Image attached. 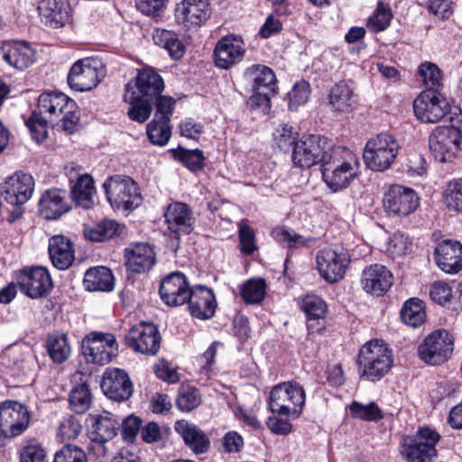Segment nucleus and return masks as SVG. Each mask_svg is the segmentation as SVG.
<instances>
[{
	"label": "nucleus",
	"mask_w": 462,
	"mask_h": 462,
	"mask_svg": "<svg viewBox=\"0 0 462 462\" xmlns=\"http://www.w3.org/2000/svg\"><path fill=\"white\" fill-rule=\"evenodd\" d=\"M48 124L69 134L79 128V112L76 102L63 93H43L38 98L37 110L26 121L32 139H46Z\"/></svg>",
	"instance_id": "nucleus-1"
},
{
	"label": "nucleus",
	"mask_w": 462,
	"mask_h": 462,
	"mask_svg": "<svg viewBox=\"0 0 462 462\" xmlns=\"http://www.w3.org/2000/svg\"><path fill=\"white\" fill-rule=\"evenodd\" d=\"M322 178L334 192L347 188L357 175L356 156L342 146H329L323 151Z\"/></svg>",
	"instance_id": "nucleus-2"
},
{
	"label": "nucleus",
	"mask_w": 462,
	"mask_h": 462,
	"mask_svg": "<svg viewBox=\"0 0 462 462\" xmlns=\"http://www.w3.org/2000/svg\"><path fill=\"white\" fill-rule=\"evenodd\" d=\"M392 350L381 340H371L365 343L358 355V369L362 378L369 381H379L389 373L393 366Z\"/></svg>",
	"instance_id": "nucleus-3"
},
{
	"label": "nucleus",
	"mask_w": 462,
	"mask_h": 462,
	"mask_svg": "<svg viewBox=\"0 0 462 462\" xmlns=\"http://www.w3.org/2000/svg\"><path fill=\"white\" fill-rule=\"evenodd\" d=\"M439 434L430 428H420L400 442V454L405 462H431L438 455Z\"/></svg>",
	"instance_id": "nucleus-4"
},
{
	"label": "nucleus",
	"mask_w": 462,
	"mask_h": 462,
	"mask_svg": "<svg viewBox=\"0 0 462 462\" xmlns=\"http://www.w3.org/2000/svg\"><path fill=\"white\" fill-rule=\"evenodd\" d=\"M396 138L383 132L371 137L364 149L363 159L366 166L374 171H383L391 167L399 152Z\"/></svg>",
	"instance_id": "nucleus-5"
},
{
	"label": "nucleus",
	"mask_w": 462,
	"mask_h": 462,
	"mask_svg": "<svg viewBox=\"0 0 462 462\" xmlns=\"http://www.w3.org/2000/svg\"><path fill=\"white\" fill-rule=\"evenodd\" d=\"M110 205L116 210H131L142 203V195L137 183L130 177L114 175L103 183Z\"/></svg>",
	"instance_id": "nucleus-6"
},
{
	"label": "nucleus",
	"mask_w": 462,
	"mask_h": 462,
	"mask_svg": "<svg viewBox=\"0 0 462 462\" xmlns=\"http://www.w3.org/2000/svg\"><path fill=\"white\" fill-rule=\"evenodd\" d=\"M304 403L305 392L297 383H279L270 393L269 408L280 416L299 417Z\"/></svg>",
	"instance_id": "nucleus-7"
},
{
	"label": "nucleus",
	"mask_w": 462,
	"mask_h": 462,
	"mask_svg": "<svg viewBox=\"0 0 462 462\" xmlns=\"http://www.w3.org/2000/svg\"><path fill=\"white\" fill-rule=\"evenodd\" d=\"M81 348L88 362L104 365L116 356L118 346L114 335L93 331L84 337Z\"/></svg>",
	"instance_id": "nucleus-8"
},
{
	"label": "nucleus",
	"mask_w": 462,
	"mask_h": 462,
	"mask_svg": "<svg viewBox=\"0 0 462 462\" xmlns=\"http://www.w3.org/2000/svg\"><path fill=\"white\" fill-rule=\"evenodd\" d=\"M319 274L329 283L342 280L351 262L348 251L344 247H327L316 256Z\"/></svg>",
	"instance_id": "nucleus-9"
},
{
	"label": "nucleus",
	"mask_w": 462,
	"mask_h": 462,
	"mask_svg": "<svg viewBox=\"0 0 462 462\" xmlns=\"http://www.w3.org/2000/svg\"><path fill=\"white\" fill-rule=\"evenodd\" d=\"M416 117L424 123H437L450 113L447 98L438 90L426 89L413 101Z\"/></svg>",
	"instance_id": "nucleus-10"
},
{
	"label": "nucleus",
	"mask_w": 462,
	"mask_h": 462,
	"mask_svg": "<svg viewBox=\"0 0 462 462\" xmlns=\"http://www.w3.org/2000/svg\"><path fill=\"white\" fill-rule=\"evenodd\" d=\"M104 77L105 69L99 60L84 59L72 65L68 75V83L76 91H89L96 88Z\"/></svg>",
	"instance_id": "nucleus-11"
},
{
	"label": "nucleus",
	"mask_w": 462,
	"mask_h": 462,
	"mask_svg": "<svg viewBox=\"0 0 462 462\" xmlns=\"http://www.w3.org/2000/svg\"><path fill=\"white\" fill-rule=\"evenodd\" d=\"M461 134L453 126H438L430 135L432 155L440 162L452 161L460 150Z\"/></svg>",
	"instance_id": "nucleus-12"
},
{
	"label": "nucleus",
	"mask_w": 462,
	"mask_h": 462,
	"mask_svg": "<svg viewBox=\"0 0 462 462\" xmlns=\"http://www.w3.org/2000/svg\"><path fill=\"white\" fill-rule=\"evenodd\" d=\"M30 423L29 411L23 404L16 401H5L0 403V434L5 438L20 436Z\"/></svg>",
	"instance_id": "nucleus-13"
},
{
	"label": "nucleus",
	"mask_w": 462,
	"mask_h": 462,
	"mask_svg": "<svg viewBox=\"0 0 462 462\" xmlns=\"http://www.w3.org/2000/svg\"><path fill=\"white\" fill-rule=\"evenodd\" d=\"M164 217L168 230L174 235L175 242H172L171 246L177 250L180 236L189 235L194 230L196 218L191 208L181 202L169 204Z\"/></svg>",
	"instance_id": "nucleus-14"
},
{
	"label": "nucleus",
	"mask_w": 462,
	"mask_h": 462,
	"mask_svg": "<svg viewBox=\"0 0 462 462\" xmlns=\"http://www.w3.org/2000/svg\"><path fill=\"white\" fill-rule=\"evenodd\" d=\"M453 346V337L447 330H436L424 339L418 353L425 363L434 365L446 361Z\"/></svg>",
	"instance_id": "nucleus-15"
},
{
	"label": "nucleus",
	"mask_w": 462,
	"mask_h": 462,
	"mask_svg": "<svg viewBox=\"0 0 462 462\" xmlns=\"http://www.w3.org/2000/svg\"><path fill=\"white\" fill-rule=\"evenodd\" d=\"M383 203L388 215L406 217L418 208L419 197L414 189L395 184L384 192Z\"/></svg>",
	"instance_id": "nucleus-16"
},
{
	"label": "nucleus",
	"mask_w": 462,
	"mask_h": 462,
	"mask_svg": "<svg viewBox=\"0 0 462 462\" xmlns=\"http://www.w3.org/2000/svg\"><path fill=\"white\" fill-rule=\"evenodd\" d=\"M125 340L134 351L155 356L160 350L162 337L154 324L142 322L130 328Z\"/></svg>",
	"instance_id": "nucleus-17"
},
{
	"label": "nucleus",
	"mask_w": 462,
	"mask_h": 462,
	"mask_svg": "<svg viewBox=\"0 0 462 462\" xmlns=\"http://www.w3.org/2000/svg\"><path fill=\"white\" fill-rule=\"evenodd\" d=\"M34 180L31 174L15 172L0 185L3 199L12 206H22L32 196Z\"/></svg>",
	"instance_id": "nucleus-18"
},
{
	"label": "nucleus",
	"mask_w": 462,
	"mask_h": 462,
	"mask_svg": "<svg viewBox=\"0 0 462 462\" xmlns=\"http://www.w3.org/2000/svg\"><path fill=\"white\" fill-rule=\"evenodd\" d=\"M21 291L32 299L46 296L53 287L48 270L42 266L25 267L18 276Z\"/></svg>",
	"instance_id": "nucleus-19"
},
{
	"label": "nucleus",
	"mask_w": 462,
	"mask_h": 462,
	"mask_svg": "<svg viewBox=\"0 0 462 462\" xmlns=\"http://www.w3.org/2000/svg\"><path fill=\"white\" fill-rule=\"evenodd\" d=\"M331 146L326 138L310 135L298 141L293 146L292 162L301 168H310L319 162L322 164L323 151Z\"/></svg>",
	"instance_id": "nucleus-20"
},
{
	"label": "nucleus",
	"mask_w": 462,
	"mask_h": 462,
	"mask_svg": "<svg viewBox=\"0 0 462 462\" xmlns=\"http://www.w3.org/2000/svg\"><path fill=\"white\" fill-rule=\"evenodd\" d=\"M104 393L111 400L123 402L133 393V383L125 371L119 368H107L101 382Z\"/></svg>",
	"instance_id": "nucleus-21"
},
{
	"label": "nucleus",
	"mask_w": 462,
	"mask_h": 462,
	"mask_svg": "<svg viewBox=\"0 0 462 462\" xmlns=\"http://www.w3.org/2000/svg\"><path fill=\"white\" fill-rule=\"evenodd\" d=\"M190 292L185 275L180 272L168 274L162 281L159 290L161 299L169 306L187 303Z\"/></svg>",
	"instance_id": "nucleus-22"
},
{
	"label": "nucleus",
	"mask_w": 462,
	"mask_h": 462,
	"mask_svg": "<svg viewBox=\"0 0 462 462\" xmlns=\"http://www.w3.org/2000/svg\"><path fill=\"white\" fill-rule=\"evenodd\" d=\"M210 16L208 0H183L175 10V19L187 29L199 27Z\"/></svg>",
	"instance_id": "nucleus-23"
},
{
	"label": "nucleus",
	"mask_w": 462,
	"mask_h": 462,
	"mask_svg": "<svg viewBox=\"0 0 462 462\" xmlns=\"http://www.w3.org/2000/svg\"><path fill=\"white\" fill-rule=\"evenodd\" d=\"M87 423L89 439L97 443H106L113 439L120 430V422L114 414L108 411L89 414Z\"/></svg>",
	"instance_id": "nucleus-24"
},
{
	"label": "nucleus",
	"mask_w": 462,
	"mask_h": 462,
	"mask_svg": "<svg viewBox=\"0 0 462 462\" xmlns=\"http://www.w3.org/2000/svg\"><path fill=\"white\" fill-rule=\"evenodd\" d=\"M244 42L240 37L228 35L220 39L214 49L216 66L229 69L240 62L245 55Z\"/></svg>",
	"instance_id": "nucleus-25"
},
{
	"label": "nucleus",
	"mask_w": 462,
	"mask_h": 462,
	"mask_svg": "<svg viewBox=\"0 0 462 462\" xmlns=\"http://www.w3.org/2000/svg\"><path fill=\"white\" fill-rule=\"evenodd\" d=\"M361 284L367 293L383 295L393 284L392 273L382 264H372L362 273Z\"/></svg>",
	"instance_id": "nucleus-26"
},
{
	"label": "nucleus",
	"mask_w": 462,
	"mask_h": 462,
	"mask_svg": "<svg viewBox=\"0 0 462 462\" xmlns=\"http://www.w3.org/2000/svg\"><path fill=\"white\" fill-rule=\"evenodd\" d=\"M187 303L191 316L202 320L212 318L217 308L213 291L203 285L191 289Z\"/></svg>",
	"instance_id": "nucleus-27"
},
{
	"label": "nucleus",
	"mask_w": 462,
	"mask_h": 462,
	"mask_svg": "<svg viewBox=\"0 0 462 462\" xmlns=\"http://www.w3.org/2000/svg\"><path fill=\"white\" fill-rule=\"evenodd\" d=\"M136 90L130 86V93H134L138 97L146 102H152L164 89L162 78L152 69L147 68L138 71L134 84Z\"/></svg>",
	"instance_id": "nucleus-28"
},
{
	"label": "nucleus",
	"mask_w": 462,
	"mask_h": 462,
	"mask_svg": "<svg viewBox=\"0 0 462 462\" xmlns=\"http://www.w3.org/2000/svg\"><path fill=\"white\" fill-rule=\"evenodd\" d=\"M125 264L129 271L142 273L149 271L155 263V253L147 243L131 244L125 250Z\"/></svg>",
	"instance_id": "nucleus-29"
},
{
	"label": "nucleus",
	"mask_w": 462,
	"mask_h": 462,
	"mask_svg": "<svg viewBox=\"0 0 462 462\" xmlns=\"http://www.w3.org/2000/svg\"><path fill=\"white\" fill-rule=\"evenodd\" d=\"M1 53L6 63L18 69H27L34 62L35 51L24 42H5Z\"/></svg>",
	"instance_id": "nucleus-30"
},
{
	"label": "nucleus",
	"mask_w": 462,
	"mask_h": 462,
	"mask_svg": "<svg viewBox=\"0 0 462 462\" xmlns=\"http://www.w3.org/2000/svg\"><path fill=\"white\" fill-rule=\"evenodd\" d=\"M439 268L447 273H456L462 269V245L457 241L445 240L435 249Z\"/></svg>",
	"instance_id": "nucleus-31"
},
{
	"label": "nucleus",
	"mask_w": 462,
	"mask_h": 462,
	"mask_svg": "<svg viewBox=\"0 0 462 462\" xmlns=\"http://www.w3.org/2000/svg\"><path fill=\"white\" fill-rule=\"evenodd\" d=\"M69 209L65 190H46L39 201V211L46 219H56Z\"/></svg>",
	"instance_id": "nucleus-32"
},
{
	"label": "nucleus",
	"mask_w": 462,
	"mask_h": 462,
	"mask_svg": "<svg viewBox=\"0 0 462 462\" xmlns=\"http://www.w3.org/2000/svg\"><path fill=\"white\" fill-rule=\"evenodd\" d=\"M245 79L252 91L276 93L277 79L273 69L265 65L256 64L245 72Z\"/></svg>",
	"instance_id": "nucleus-33"
},
{
	"label": "nucleus",
	"mask_w": 462,
	"mask_h": 462,
	"mask_svg": "<svg viewBox=\"0 0 462 462\" xmlns=\"http://www.w3.org/2000/svg\"><path fill=\"white\" fill-rule=\"evenodd\" d=\"M328 99L333 111L351 112L357 104V95L355 93L353 82L340 81L335 84L329 91Z\"/></svg>",
	"instance_id": "nucleus-34"
},
{
	"label": "nucleus",
	"mask_w": 462,
	"mask_h": 462,
	"mask_svg": "<svg viewBox=\"0 0 462 462\" xmlns=\"http://www.w3.org/2000/svg\"><path fill=\"white\" fill-rule=\"evenodd\" d=\"M174 429L185 444L196 454H203L210 446L208 437L198 426L185 420H178Z\"/></svg>",
	"instance_id": "nucleus-35"
},
{
	"label": "nucleus",
	"mask_w": 462,
	"mask_h": 462,
	"mask_svg": "<svg viewBox=\"0 0 462 462\" xmlns=\"http://www.w3.org/2000/svg\"><path fill=\"white\" fill-rule=\"evenodd\" d=\"M49 254L52 264L60 270L68 269L75 259L72 244L63 236H53L50 238Z\"/></svg>",
	"instance_id": "nucleus-36"
},
{
	"label": "nucleus",
	"mask_w": 462,
	"mask_h": 462,
	"mask_svg": "<svg viewBox=\"0 0 462 462\" xmlns=\"http://www.w3.org/2000/svg\"><path fill=\"white\" fill-rule=\"evenodd\" d=\"M84 286L88 291H111L115 287L110 269L97 266L88 269L84 276Z\"/></svg>",
	"instance_id": "nucleus-37"
},
{
	"label": "nucleus",
	"mask_w": 462,
	"mask_h": 462,
	"mask_svg": "<svg viewBox=\"0 0 462 462\" xmlns=\"http://www.w3.org/2000/svg\"><path fill=\"white\" fill-rule=\"evenodd\" d=\"M152 38L154 43L165 49L172 59L179 60L183 57L185 46L175 32L157 28L153 32Z\"/></svg>",
	"instance_id": "nucleus-38"
},
{
	"label": "nucleus",
	"mask_w": 462,
	"mask_h": 462,
	"mask_svg": "<svg viewBox=\"0 0 462 462\" xmlns=\"http://www.w3.org/2000/svg\"><path fill=\"white\" fill-rule=\"evenodd\" d=\"M94 181L88 174L78 178L71 189V198L79 207L88 209L94 205Z\"/></svg>",
	"instance_id": "nucleus-39"
},
{
	"label": "nucleus",
	"mask_w": 462,
	"mask_h": 462,
	"mask_svg": "<svg viewBox=\"0 0 462 462\" xmlns=\"http://www.w3.org/2000/svg\"><path fill=\"white\" fill-rule=\"evenodd\" d=\"M63 3L61 0H41L38 12L42 23L52 28L63 25Z\"/></svg>",
	"instance_id": "nucleus-40"
},
{
	"label": "nucleus",
	"mask_w": 462,
	"mask_h": 462,
	"mask_svg": "<svg viewBox=\"0 0 462 462\" xmlns=\"http://www.w3.org/2000/svg\"><path fill=\"white\" fill-rule=\"evenodd\" d=\"M124 99L130 105L128 116L131 120L144 123L150 117L152 111V102H146L134 93H130V84L125 87Z\"/></svg>",
	"instance_id": "nucleus-41"
},
{
	"label": "nucleus",
	"mask_w": 462,
	"mask_h": 462,
	"mask_svg": "<svg viewBox=\"0 0 462 462\" xmlns=\"http://www.w3.org/2000/svg\"><path fill=\"white\" fill-rule=\"evenodd\" d=\"M46 346L50 357L56 364L65 362L71 354V346L68 336L63 333L49 335Z\"/></svg>",
	"instance_id": "nucleus-42"
},
{
	"label": "nucleus",
	"mask_w": 462,
	"mask_h": 462,
	"mask_svg": "<svg viewBox=\"0 0 462 462\" xmlns=\"http://www.w3.org/2000/svg\"><path fill=\"white\" fill-rule=\"evenodd\" d=\"M300 310L308 317V328L315 329L314 322L325 318L327 311L326 302L319 296L307 295L300 301Z\"/></svg>",
	"instance_id": "nucleus-43"
},
{
	"label": "nucleus",
	"mask_w": 462,
	"mask_h": 462,
	"mask_svg": "<svg viewBox=\"0 0 462 462\" xmlns=\"http://www.w3.org/2000/svg\"><path fill=\"white\" fill-rule=\"evenodd\" d=\"M122 226L113 219H103L93 227L85 229V236L90 241L103 242L119 236Z\"/></svg>",
	"instance_id": "nucleus-44"
},
{
	"label": "nucleus",
	"mask_w": 462,
	"mask_h": 462,
	"mask_svg": "<svg viewBox=\"0 0 462 462\" xmlns=\"http://www.w3.org/2000/svg\"><path fill=\"white\" fill-rule=\"evenodd\" d=\"M401 318L406 325L413 328L423 324L426 313L422 300L416 298L408 300L401 310Z\"/></svg>",
	"instance_id": "nucleus-45"
},
{
	"label": "nucleus",
	"mask_w": 462,
	"mask_h": 462,
	"mask_svg": "<svg viewBox=\"0 0 462 462\" xmlns=\"http://www.w3.org/2000/svg\"><path fill=\"white\" fill-rule=\"evenodd\" d=\"M19 462H48L47 452L35 439L24 440L19 450Z\"/></svg>",
	"instance_id": "nucleus-46"
},
{
	"label": "nucleus",
	"mask_w": 462,
	"mask_h": 462,
	"mask_svg": "<svg viewBox=\"0 0 462 462\" xmlns=\"http://www.w3.org/2000/svg\"><path fill=\"white\" fill-rule=\"evenodd\" d=\"M146 133L152 143L158 146H164L167 144L171 135L170 123L153 119L147 125Z\"/></svg>",
	"instance_id": "nucleus-47"
},
{
	"label": "nucleus",
	"mask_w": 462,
	"mask_h": 462,
	"mask_svg": "<svg viewBox=\"0 0 462 462\" xmlns=\"http://www.w3.org/2000/svg\"><path fill=\"white\" fill-rule=\"evenodd\" d=\"M92 397L86 384L75 386L69 393V406L76 413L86 412L91 404Z\"/></svg>",
	"instance_id": "nucleus-48"
},
{
	"label": "nucleus",
	"mask_w": 462,
	"mask_h": 462,
	"mask_svg": "<svg viewBox=\"0 0 462 462\" xmlns=\"http://www.w3.org/2000/svg\"><path fill=\"white\" fill-rule=\"evenodd\" d=\"M393 13L389 5L379 2L374 14L369 17L367 27L374 32H383L389 27Z\"/></svg>",
	"instance_id": "nucleus-49"
},
{
	"label": "nucleus",
	"mask_w": 462,
	"mask_h": 462,
	"mask_svg": "<svg viewBox=\"0 0 462 462\" xmlns=\"http://www.w3.org/2000/svg\"><path fill=\"white\" fill-rule=\"evenodd\" d=\"M349 411L354 418L362 420L378 421L383 418V411L374 402L364 405L356 401H354L349 406Z\"/></svg>",
	"instance_id": "nucleus-50"
},
{
	"label": "nucleus",
	"mask_w": 462,
	"mask_h": 462,
	"mask_svg": "<svg viewBox=\"0 0 462 462\" xmlns=\"http://www.w3.org/2000/svg\"><path fill=\"white\" fill-rule=\"evenodd\" d=\"M266 284L263 279H250L242 287L241 296L247 303L261 302L265 296Z\"/></svg>",
	"instance_id": "nucleus-51"
},
{
	"label": "nucleus",
	"mask_w": 462,
	"mask_h": 462,
	"mask_svg": "<svg viewBox=\"0 0 462 462\" xmlns=\"http://www.w3.org/2000/svg\"><path fill=\"white\" fill-rule=\"evenodd\" d=\"M200 395L195 387L189 385L180 387L176 405L180 411H191L200 404Z\"/></svg>",
	"instance_id": "nucleus-52"
},
{
	"label": "nucleus",
	"mask_w": 462,
	"mask_h": 462,
	"mask_svg": "<svg viewBox=\"0 0 462 462\" xmlns=\"http://www.w3.org/2000/svg\"><path fill=\"white\" fill-rule=\"evenodd\" d=\"M175 158H178L191 171L201 170L205 165L203 152L199 149L188 150L179 147L174 152Z\"/></svg>",
	"instance_id": "nucleus-53"
},
{
	"label": "nucleus",
	"mask_w": 462,
	"mask_h": 462,
	"mask_svg": "<svg viewBox=\"0 0 462 462\" xmlns=\"http://www.w3.org/2000/svg\"><path fill=\"white\" fill-rule=\"evenodd\" d=\"M418 72L427 89L438 90L441 86L442 73L436 64L424 62L420 65Z\"/></svg>",
	"instance_id": "nucleus-54"
},
{
	"label": "nucleus",
	"mask_w": 462,
	"mask_h": 462,
	"mask_svg": "<svg viewBox=\"0 0 462 462\" xmlns=\"http://www.w3.org/2000/svg\"><path fill=\"white\" fill-rule=\"evenodd\" d=\"M272 236L278 243L290 249L304 246L308 243V239L302 236L282 227L273 228Z\"/></svg>",
	"instance_id": "nucleus-55"
},
{
	"label": "nucleus",
	"mask_w": 462,
	"mask_h": 462,
	"mask_svg": "<svg viewBox=\"0 0 462 462\" xmlns=\"http://www.w3.org/2000/svg\"><path fill=\"white\" fill-rule=\"evenodd\" d=\"M240 250L244 254L251 255L258 249L254 229L245 220L238 223Z\"/></svg>",
	"instance_id": "nucleus-56"
},
{
	"label": "nucleus",
	"mask_w": 462,
	"mask_h": 462,
	"mask_svg": "<svg viewBox=\"0 0 462 462\" xmlns=\"http://www.w3.org/2000/svg\"><path fill=\"white\" fill-rule=\"evenodd\" d=\"M273 144L281 151L288 152L297 143L296 133L288 125H280L273 134Z\"/></svg>",
	"instance_id": "nucleus-57"
},
{
	"label": "nucleus",
	"mask_w": 462,
	"mask_h": 462,
	"mask_svg": "<svg viewBox=\"0 0 462 462\" xmlns=\"http://www.w3.org/2000/svg\"><path fill=\"white\" fill-rule=\"evenodd\" d=\"M444 201L448 209L462 212V179L448 184L444 194Z\"/></svg>",
	"instance_id": "nucleus-58"
},
{
	"label": "nucleus",
	"mask_w": 462,
	"mask_h": 462,
	"mask_svg": "<svg viewBox=\"0 0 462 462\" xmlns=\"http://www.w3.org/2000/svg\"><path fill=\"white\" fill-rule=\"evenodd\" d=\"M176 101L170 96H158L152 101V106H155L156 111L154 119L162 120V122L170 123L171 116L174 111Z\"/></svg>",
	"instance_id": "nucleus-59"
},
{
	"label": "nucleus",
	"mask_w": 462,
	"mask_h": 462,
	"mask_svg": "<svg viewBox=\"0 0 462 462\" xmlns=\"http://www.w3.org/2000/svg\"><path fill=\"white\" fill-rule=\"evenodd\" d=\"M310 94V85L308 82L301 80L293 86L291 92H289V109L296 110L298 106L305 104L309 99Z\"/></svg>",
	"instance_id": "nucleus-60"
},
{
	"label": "nucleus",
	"mask_w": 462,
	"mask_h": 462,
	"mask_svg": "<svg viewBox=\"0 0 462 462\" xmlns=\"http://www.w3.org/2000/svg\"><path fill=\"white\" fill-rule=\"evenodd\" d=\"M53 462H88V459L80 448L68 444L55 453Z\"/></svg>",
	"instance_id": "nucleus-61"
},
{
	"label": "nucleus",
	"mask_w": 462,
	"mask_h": 462,
	"mask_svg": "<svg viewBox=\"0 0 462 462\" xmlns=\"http://www.w3.org/2000/svg\"><path fill=\"white\" fill-rule=\"evenodd\" d=\"M430 297L434 302L444 305L450 301L452 298V289L449 284L445 282H434L430 285Z\"/></svg>",
	"instance_id": "nucleus-62"
},
{
	"label": "nucleus",
	"mask_w": 462,
	"mask_h": 462,
	"mask_svg": "<svg viewBox=\"0 0 462 462\" xmlns=\"http://www.w3.org/2000/svg\"><path fill=\"white\" fill-rule=\"evenodd\" d=\"M142 420L139 417L130 415L120 422L121 432L124 439L127 442H133L137 434L141 433Z\"/></svg>",
	"instance_id": "nucleus-63"
},
{
	"label": "nucleus",
	"mask_w": 462,
	"mask_h": 462,
	"mask_svg": "<svg viewBox=\"0 0 462 462\" xmlns=\"http://www.w3.org/2000/svg\"><path fill=\"white\" fill-rule=\"evenodd\" d=\"M388 250L394 255H402L411 250V243L404 234L395 233L389 242Z\"/></svg>",
	"instance_id": "nucleus-64"
}]
</instances>
